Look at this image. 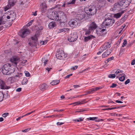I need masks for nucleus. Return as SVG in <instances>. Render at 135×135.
<instances>
[{"mask_svg": "<svg viewBox=\"0 0 135 135\" xmlns=\"http://www.w3.org/2000/svg\"><path fill=\"white\" fill-rule=\"evenodd\" d=\"M85 10L86 11L88 14L91 16H93L96 14L97 11L96 7L94 6H89L88 8H85Z\"/></svg>", "mask_w": 135, "mask_h": 135, "instance_id": "f257e3e1", "label": "nucleus"}, {"mask_svg": "<svg viewBox=\"0 0 135 135\" xmlns=\"http://www.w3.org/2000/svg\"><path fill=\"white\" fill-rule=\"evenodd\" d=\"M87 15L83 11H81L78 12L77 13L76 19L79 21H84L86 19V16Z\"/></svg>", "mask_w": 135, "mask_h": 135, "instance_id": "f03ea898", "label": "nucleus"}, {"mask_svg": "<svg viewBox=\"0 0 135 135\" xmlns=\"http://www.w3.org/2000/svg\"><path fill=\"white\" fill-rule=\"evenodd\" d=\"M129 2L127 0H119V6L121 9H124L129 5Z\"/></svg>", "mask_w": 135, "mask_h": 135, "instance_id": "7ed1b4c3", "label": "nucleus"}, {"mask_svg": "<svg viewBox=\"0 0 135 135\" xmlns=\"http://www.w3.org/2000/svg\"><path fill=\"white\" fill-rule=\"evenodd\" d=\"M49 18L51 19L56 21H59V18L58 16V14L55 11H50V15H49Z\"/></svg>", "mask_w": 135, "mask_h": 135, "instance_id": "20e7f679", "label": "nucleus"}, {"mask_svg": "<svg viewBox=\"0 0 135 135\" xmlns=\"http://www.w3.org/2000/svg\"><path fill=\"white\" fill-rule=\"evenodd\" d=\"M115 21L114 19H112L111 18L108 17L106 18L103 22V24L106 26L109 27L112 26L114 23Z\"/></svg>", "mask_w": 135, "mask_h": 135, "instance_id": "39448f33", "label": "nucleus"}, {"mask_svg": "<svg viewBox=\"0 0 135 135\" xmlns=\"http://www.w3.org/2000/svg\"><path fill=\"white\" fill-rule=\"evenodd\" d=\"M30 33V30L28 29H23L20 31L19 35L22 38H25Z\"/></svg>", "mask_w": 135, "mask_h": 135, "instance_id": "423d86ee", "label": "nucleus"}, {"mask_svg": "<svg viewBox=\"0 0 135 135\" xmlns=\"http://www.w3.org/2000/svg\"><path fill=\"white\" fill-rule=\"evenodd\" d=\"M79 21L76 19H71L68 22L69 25L72 27H75L79 26Z\"/></svg>", "mask_w": 135, "mask_h": 135, "instance_id": "0eeeda50", "label": "nucleus"}, {"mask_svg": "<svg viewBox=\"0 0 135 135\" xmlns=\"http://www.w3.org/2000/svg\"><path fill=\"white\" fill-rule=\"evenodd\" d=\"M29 40L30 41V42L29 43V45L31 47L36 45L38 43L37 38L36 35L32 37Z\"/></svg>", "mask_w": 135, "mask_h": 135, "instance_id": "6e6552de", "label": "nucleus"}, {"mask_svg": "<svg viewBox=\"0 0 135 135\" xmlns=\"http://www.w3.org/2000/svg\"><path fill=\"white\" fill-rule=\"evenodd\" d=\"M11 67L10 64L7 63L5 64L2 68V72L4 74L7 75L9 71V68Z\"/></svg>", "mask_w": 135, "mask_h": 135, "instance_id": "1a4fd4ad", "label": "nucleus"}, {"mask_svg": "<svg viewBox=\"0 0 135 135\" xmlns=\"http://www.w3.org/2000/svg\"><path fill=\"white\" fill-rule=\"evenodd\" d=\"M56 57L59 59H63L66 58L67 55L64 54V51L62 50L56 53Z\"/></svg>", "mask_w": 135, "mask_h": 135, "instance_id": "9d476101", "label": "nucleus"}, {"mask_svg": "<svg viewBox=\"0 0 135 135\" xmlns=\"http://www.w3.org/2000/svg\"><path fill=\"white\" fill-rule=\"evenodd\" d=\"M58 16L59 18V21L61 20L63 22L65 21L67 19V17L66 15L62 11H60L59 12Z\"/></svg>", "mask_w": 135, "mask_h": 135, "instance_id": "9b49d317", "label": "nucleus"}, {"mask_svg": "<svg viewBox=\"0 0 135 135\" xmlns=\"http://www.w3.org/2000/svg\"><path fill=\"white\" fill-rule=\"evenodd\" d=\"M78 38V36H77L76 33H74L73 34H71L70 36L68 38V40L71 42H74Z\"/></svg>", "mask_w": 135, "mask_h": 135, "instance_id": "f8f14e48", "label": "nucleus"}, {"mask_svg": "<svg viewBox=\"0 0 135 135\" xmlns=\"http://www.w3.org/2000/svg\"><path fill=\"white\" fill-rule=\"evenodd\" d=\"M16 2V0H8V4L5 8V11H6L11 7L13 6Z\"/></svg>", "mask_w": 135, "mask_h": 135, "instance_id": "ddd939ff", "label": "nucleus"}, {"mask_svg": "<svg viewBox=\"0 0 135 135\" xmlns=\"http://www.w3.org/2000/svg\"><path fill=\"white\" fill-rule=\"evenodd\" d=\"M20 57L17 56H13L11 60V61L12 62L13 65L14 66H17V63L19 61Z\"/></svg>", "mask_w": 135, "mask_h": 135, "instance_id": "4468645a", "label": "nucleus"}, {"mask_svg": "<svg viewBox=\"0 0 135 135\" xmlns=\"http://www.w3.org/2000/svg\"><path fill=\"white\" fill-rule=\"evenodd\" d=\"M0 88L1 89H7L10 87L7 86L4 81L0 79Z\"/></svg>", "mask_w": 135, "mask_h": 135, "instance_id": "2eb2a0df", "label": "nucleus"}, {"mask_svg": "<svg viewBox=\"0 0 135 135\" xmlns=\"http://www.w3.org/2000/svg\"><path fill=\"white\" fill-rule=\"evenodd\" d=\"M96 33L98 36L102 35L104 34H105L106 32V31L105 29H100L99 28L97 29L96 30Z\"/></svg>", "mask_w": 135, "mask_h": 135, "instance_id": "dca6fc26", "label": "nucleus"}, {"mask_svg": "<svg viewBox=\"0 0 135 135\" xmlns=\"http://www.w3.org/2000/svg\"><path fill=\"white\" fill-rule=\"evenodd\" d=\"M16 17V13L13 11L11 12L9 15L7 16V17L8 19H11L10 20L12 21L14 20Z\"/></svg>", "mask_w": 135, "mask_h": 135, "instance_id": "f3484780", "label": "nucleus"}, {"mask_svg": "<svg viewBox=\"0 0 135 135\" xmlns=\"http://www.w3.org/2000/svg\"><path fill=\"white\" fill-rule=\"evenodd\" d=\"M112 51V49L111 48L107 50L102 54V57L103 58L107 57L110 54Z\"/></svg>", "mask_w": 135, "mask_h": 135, "instance_id": "a211bd4d", "label": "nucleus"}, {"mask_svg": "<svg viewBox=\"0 0 135 135\" xmlns=\"http://www.w3.org/2000/svg\"><path fill=\"white\" fill-rule=\"evenodd\" d=\"M97 27L96 24L94 22H92L90 24L89 29L90 30H93L95 29Z\"/></svg>", "mask_w": 135, "mask_h": 135, "instance_id": "6ab92c4d", "label": "nucleus"}, {"mask_svg": "<svg viewBox=\"0 0 135 135\" xmlns=\"http://www.w3.org/2000/svg\"><path fill=\"white\" fill-rule=\"evenodd\" d=\"M111 46V43L110 42H108L105 43L100 49H102L103 48V50L104 51L108 48H109Z\"/></svg>", "mask_w": 135, "mask_h": 135, "instance_id": "aec40b11", "label": "nucleus"}, {"mask_svg": "<svg viewBox=\"0 0 135 135\" xmlns=\"http://www.w3.org/2000/svg\"><path fill=\"white\" fill-rule=\"evenodd\" d=\"M48 86L45 84H42L39 86L40 89L42 91L45 90L48 88Z\"/></svg>", "mask_w": 135, "mask_h": 135, "instance_id": "412c9836", "label": "nucleus"}, {"mask_svg": "<svg viewBox=\"0 0 135 135\" xmlns=\"http://www.w3.org/2000/svg\"><path fill=\"white\" fill-rule=\"evenodd\" d=\"M41 11L42 12H45L46 11L47 7L45 4L42 3L40 5Z\"/></svg>", "mask_w": 135, "mask_h": 135, "instance_id": "4be33fe9", "label": "nucleus"}, {"mask_svg": "<svg viewBox=\"0 0 135 135\" xmlns=\"http://www.w3.org/2000/svg\"><path fill=\"white\" fill-rule=\"evenodd\" d=\"M75 1L76 0H72L71 1H70L68 2L66 4L65 3H64L61 6L66 8L68 7V5L73 4H74Z\"/></svg>", "mask_w": 135, "mask_h": 135, "instance_id": "5701e85b", "label": "nucleus"}, {"mask_svg": "<svg viewBox=\"0 0 135 135\" xmlns=\"http://www.w3.org/2000/svg\"><path fill=\"white\" fill-rule=\"evenodd\" d=\"M95 38V37L93 35H90L88 36L85 37L84 38V41L87 42L88 41Z\"/></svg>", "mask_w": 135, "mask_h": 135, "instance_id": "b1692460", "label": "nucleus"}, {"mask_svg": "<svg viewBox=\"0 0 135 135\" xmlns=\"http://www.w3.org/2000/svg\"><path fill=\"white\" fill-rule=\"evenodd\" d=\"M69 30L68 28H64L62 29H58L57 31L58 33H60L62 32H65L68 31Z\"/></svg>", "mask_w": 135, "mask_h": 135, "instance_id": "393cba45", "label": "nucleus"}, {"mask_svg": "<svg viewBox=\"0 0 135 135\" xmlns=\"http://www.w3.org/2000/svg\"><path fill=\"white\" fill-rule=\"evenodd\" d=\"M86 102L85 99H84L83 100L81 101H79L78 102H76L72 103V104H75V105H79L82 104H83L86 103Z\"/></svg>", "mask_w": 135, "mask_h": 135, "instance_id": "a878e982", "label": "nucleus"}, {"mask_svg": "<svg viewBox=\"0 0 135 135\" xmlns=\"http://www.w3.org/2000/svg\"><path fill=\"white\" fill-rule=\"evenodd\" d=\"M56 26L55 22L52 21L50 22L48 25V27L50 29Z\"/></svg>", "mask_w": 135, "mask_h": 135, "instance_id": "bb28decb", "label": "nucleus"}, {"mask_svg": "<svg viewBox=\"0 0 135 135\" xmlns=\"http://www.w3.org/2000/svg\"><path fill=\"white\" fill-rule=\"evenodd\" d=\"M118 70H117V71L115 72V74H110L108 75V77L109 78L113 79L116 76V75H117L118 74ZM117 78H118V76H116Z\"/></svg>", "mask_w": 135, "mask_h": 135, "instance_id": "cd10ccee", "label": "nucleus"}, {"mask_svg": "<svg viewBox=\"0 0 135 135\" xmlns=\"http://www.w3.org/2000/svg\"><path fill=\"white\" fill-rule=\"evenodd\" d=\"M125 75L123 74L119 75V79L120 81H124L125 79Z\"/></svg>", "mask_w": 135, "mask_h": 135, "instance_id": "c85d7f7f", "label": "nucleus"}, {"mask_svg": "<svg viewBox=\"0 0 135 135\" xmlns=\"http://www.w3.org/2000/svg\"><path fill=\"white\" fill-rule=\"evenodd\" d=\"M118 2L115 3L114 5L113 8V11L115 12L118 10Z\"/></svg>", "mask_w": 135, "mask_h": 135, "instance_id": "c756f323", "label": "nucleus"}, {"mask_svg": "<svg viewBox=\"0 0 135 135\" xmlns=\"http://www.w3.org/2000/svg\"><path fill=\"white\" fill-rule=\"evenodd\" d=\"M7 24L8 23L6 22L5 23H2V20L0 18V25H3L2 26L3 27L6 28L7 27H8Z\"/></svg>", "mask_w": 135, "mask_h": 135, "instance_id": "7c9ffc66", "label": "nucleus"}, {"mask_svg": "<svg viewBox=\"0 0 135 135\" xmlns=\"http://www.w3.org/2000/svg\"><path fill=\"white\" fill-rule=\"evenodd\" d=\"M60 81L59 80H54L50 83V84L52 85H56L59 83Z\"/></svg>", "mask_w": 135, "mask_h": 135, "instance_id": "2f4dec72", "label": "nucleus"}, {"mask_svg": "<svg viewBox=\"0 0 135 135\" xmlns=\"http://www.w3.org/2000/svg\"><path fill=\"white\" fill-rule=\"evenodd\" d=\"M15 70V69L14 68H11V67L10 68L9 71L8 72L7 75H10L12 73H13L14 72Z\"/></svg>", "mask_w": 135, "mask_h": 135, "instance_id": "473e14b6", "label": "nucleus"}, {"mask_svg": "<svg viewBox=\"0 0 135 135\" xmlns=\"http://www.w3.org/2000/svg\"><path fill=\"white\" fill-rule=\"evenodd\" d=\"M27 80L26 78H24L22 82V85H24L26 84L27 82Z\"/></svg>", "mask_w": 135, "mask_h": 135, "instance_id": "72a5a7b5", "label": "nucleus"}, {"mask_svg": "<svg viewBox=\"0 0 135 135\" xmlns=\"http://www.w3.org/2000/svg\"><path fill=\"white\" fill-rule=\"evenodd\" d=\"M125 10H122L121 11H119V18L121 16V15L123 14L124 12V11Z\"/></svg>", "mask_w": 135, "mask_h": 135, "instance_id": "f704fd0d", "label": "nucleus"}, {"mask_svg": "<svg viewBox=\"0 0 135 135\" xmlns=\"http://www.w3.org/2000/svg\"><path fill=\"white\" fill-rule=\"evenodd\" d=\"M84 118H80L78 119H76L74 120V121H77L78 122H80L83 121V120Z\"/></svg>", "mask_w": 135, "mask_h": 135, "instance_id": "c9c22d12", "label": "nucleus"}, {"mask_svg": "<svg viewBox=\"0 0 135 135\" xmlns=\"http://www.w3.org/2000/svg\"><path fill=\"white\" fill-rule=\"evenodd\" d=\"M114 57H110V58L107 59L106 61H105V63H107L110 60H113L114 59Z\"/></svg>", "mask_w": 135, "mask_h": 135, "instance_id": "e433bc0d", "label": "nucleus"}, {"mask_svg": "<svg viewBox=\"0 0 135 135\" xmlns=\"http://www.w3.org/2000/svg\"><path fill=\"white\" fill-rule=\"evenodd\" d=\"M44 66H46V64H47V62L48 61V60H45L44 59H42V61H44Z\"/></svg>", "mask_w": 135, "mask_h": 135, "instance_id": "4c0bfd02", "label": "nucleus"}, {"mask_svg": "<svg viewBox=\"0 0 135 135\" xmlns=\"http://www.w3.org/2000/svg\"><path fill=\"white\" fill-rule=\"evenodd\" d=\"M91 31L92 30H90L88 29V30L86 31L85 33V35L88 36V35H89Z\"/></svg>", "mask_w": 135, "mask_h": 135, "instance_id": "58836bf2", "label": "nucleus"}, {"mask_svg": "<svg viewBox=\"0 0 135 135\" xmlns=\"http://www.w3.org/2000/svg\"><path fill=\"white\" fill-rule=\"evenodd\" d=\"M33 21V20H32L30 21L29 22H28L26 25V26L27 27H29L31 25L32 23V22Z\"/></svg>", "mask_w": 135, "mask_h": 135, "instance_id": "ea45409f", "label": "nucleus"}, {"mask_svg": "<svg viewBox=\"0 0 135 135\" xmlns=\"http://www.w3.org/2000/svg\"><path fill=\"white\" fill-rule=\"evenodd\" d=\"M97 118L96 117H89L87 119L89 120H94L95 119H97Z\"/></svg>", "mask_w": 135, "mask_h": 135, "instance_id": "a19ab883", "label": "nucleus"}, {"mask_svg": "<svg viewBox=\"0 0 135 135\" xmlns=\"http://www.w3.org/2000/svg\"><path fill=\"white\" fill-rule=\"evenodd\" d=\"M78 67V66L77 65L75 66H72L71 67L70 69L71 70H76Z\"/></svg>", "mask_w": 135, "mask_h": 135, "instance_id": "79ce46f5", "label": "nucleus"}, {"mask_svg": "<svg viewBox=\"0 0 135 135\" xmlns=\"http://www.w3.org/2000/svg\"><path fill=\"white\" fill-rule=\"evenodd\" d=\"M9 115V113H6L3 114L2 115V116L4 117H6Z\"/></svg>", "mask_w": 135, "mask_h": 135, "instance_id": "37998d69", "label": "nucleus"}, {"mask_svg": "<svg viewBox=\"0 0 135 135\" xmlns=\"http://www.w3.org/2000/svg\"><path fill=\"white\" fill-rule=\"evenodd\" d=\"M117 86V84H115L114 83H113L112 84V85L110 86V88H114L116 86Z\"/></svg>", "mask_w": 135, "mask_h": 135, "instance_id": "c03bdc74", "label": "nucleus"}, {"mask_svg": "<svg viewBox=\"0 0 135 135\" xmlns=\"http://www.w3.org/2000/svg\"><path fill=\"white\" fill-rule=\"evenodd\" d=\"M25 73L26 76L27 77L30 76V75L28 72L26 71Z\"/></svg>", "mask_w": 135, "mask_h": 135, "instance_id": "a18cd8bd", "label": "nucleus"}, {"mask_svg": "<svg viewBox=\"0 0 135 135\" xmlns=\"http://www.w3.org/2000/svg\"><path fill=\"white\" fill-rule=\"evenodd\" d=\"M127 41L126 40H124V41L123 43V45H122V46L123 47H124V46H126V45L127 44Z\"/></svg>", "mask_w": 135, "mask_h": 135, "instance_id": "49530a36", "label": "nucleus"}, {"mask_svg": "<svg viewBox=\"0 0 135 135\" xmlns=\"http://www.w3.org/2000/svg\"><path fill=\"white\" fill-rule=\"evenodd\" d=\"M47 43V41H41V44L42 45H45Z\"/></svg>", "mask_w": 135, "mask_h": 135, "instance_id": "de8ad7c7", "label": "nucleus"}, {"mask_svg": "<svg viewBox=\"0 0 135 135\" xmlns=\"http://www.w3.org/2000/svg\"><path fill=\"white\" fill-rule=\"evenodd\" d=\"M135 64V59H134L132 61L131 64L134 65Z\"/></svg>", "mask_w": 135, "mask_h": 135, "instance_id": "09e8293b", "label": "nucleus"}, {"mask_svg": "<svg viewBox=\"0 0 135 135\" xmlns=\"http://www.w3.org/2000/svg\"><path fill=\"white\" fill-rule=\"evenodd\" d=\"M130 82V80L129 79H127V80H126L125 83V84L126 85L128 83H129Z\"/></svg>", "mask_w": 135, "mask_h": 135, "instance_id": "8fccbe9b", "label": "nucleus"}, {"mask_svg": "<svg viewBox=\"0 0 135 135\" xmlns=\"http://www.w3.org/2000/svg\"><path fill=\"white\" fill-rule=\"evenodd\" d=\"M22 88H18L16 90V91L18 92H20L21 91Z\"/></svg>", "mask_w": 135, "mask_h": 135, "instance_id": "3c124183", "label": "nucleus"}, {"mask_svg": "<svg viewBox=\"0 0 135 135\" xmlns=\"http://www.w3.org/2000/svg\"><path fill=\"white\" fill-rule=\"evenodd\" d=\"M72 75V74H71L67 75L65 77V79H67L69 78Z\"/></svg>", "mask_w": 135, "mask_h": 135, "instance_id": "603ef678", "label": "nucleus"}, {"mask_svg": "<svg viewBox=\"0 0 135 135\" xmlns=\"http://www.w3.org/2000/svg\"><path fill=\"white\" fill-rule=\"evenodd\" d=\"M114 17L117 19L118 18V13L115 14L114 16Z\"/></svg>", "mask_w": 135, "mask_h": 135, "instance_id": "864d4df0", "label": "nucleus"}, {"mask_svg": "<svg viewBox=\"0 0 135 135\" xmlns=\"http://www.w3.org/2000/svg\"><path fill=\"white\" fill-rule=\"evenodd\" d=\"M0 97L3 98H4V95L3 93L0 92Z\"/></svg>", "mask_w": 135, "mask_h": 135, "instance_id": "5fc2aeb1", "label": "nucleus"}, {"mask_svg": "<svg viewBox=\"0 0 135 135\" xmlns=\"http://www.w3.org/2000/svg\"><path fill=\"white\" fill-rule=\"evenodd\" d=\"M64 124V123L58 122L57 123V124L58 126L62 125Z\"/></svg>", "mask_w": 135, "mask_h": 135, "instance_id": "6e6d98bb", "label": "nucleus"}, {"mask_svg": "<svg viewBox=\"0 0 135 135\" xmlns=\"http://www.w3.org/2000/svg\"><path fill=\"white\" fill-rule=\"evenodd\" d=\"M90 90L91 93H92L94 92L95 91L94 88L91 89Z\"/></svg>", "mask_w": 135, "mask_h": 135, "instance_id": "4d7b16f0", "label": "nucleus"}, {"mask_svg": "<svg viewBox=\"0 0 135 135\" xmlns=\"http://www.w3.org/2000/svg\"><path fill=\"white\" fill-rule=\"evenodd\" d=\"M101 88L100 87H97L95 88L94 89H95V91H96L97 90H98L99 89H101Z\"/></svg>", "mask_w": 135, "mask_h": 135, "instance_id": "13d9d810", "label": "nucleus"}, {"mask_svg": "<svg viewBox=\"0 0 135 135\" xmlns=\"http://www.w3.org/2000/svg\"><path fill=\"white\" fill-rule=\"evenodd\" d=\"M114 108H108L104 109H103V110H112V109H114Z\"/></svg>", "mask_w": 135, "mask_h": 135, "instance_id": "bf43d9fd", "label": "nucleus"}, {"mask_svg": "<svg viewBox=\"0 0 135 135\" xmlns=\"http://www.w3.org/2000/svg\"><path fill=\"white\" fill-rule=\"evenodd\" d=\"M30 130V128H28L26 129H25V130H23L22 132H28V131Z\"/></svg>", "mask_w": 135, "mask_h": 135, "instance_id": "052dcab7", "label": "nucleus"}, {"mask_svg": "<svg viewBox=\"0 0 135 135\" xmlns=\"http://www.w3.org/2000/svg\"><path fill=\"white\" fill-rule=\"evenodd\" d=\"M39 30H42L43 29V27L42 26H40L38 27Z\"/></svg>", "mask_w": 135, "mask_h": 135, "instance_id": "680f3d73", "label": "nucleus"}, {"mask_svg": "<svg viewBox=\"0 0 135 135\" xmlns=\"http://www.w3.org/2000/svg\"><path fill=\"white\" fill-rule=\"evenodd\" d=\"M59 116V115H52L50 116V117H57V116Z\"/></svg>", "mask_w": 135, "mask_h": 135, "instance_id": "e2e57ef3", "label": "nucleus"}, {"mask_svg": "<svg viewBox=\"0 0 135 135\" xmlns=\"http://www.w3.org/2000/svg\"><path fill=\"white\" fill-rule=\"evenodd\" d=\"M23 117H24V116H23V115L22 116H20V117H19L18 118H17L16 119V120H17L18 121V120H20V119L21 118H22Z\"/></svg>", "mask_w": 135, "mask_h": 135, "instance_id": "0e129e2a", "label": "nucleus"}, {"mask_svg": "<svg viewBox=\"0 0 135 135\" xmlns=\"http://www.w3.org/2000/svg\"><path fill=\"white\" fill-rule=\"evenodd\" d=\"M37 11H36L34 12H32V13H33V14H32V15L34 16H36L37 15Z\"/></svg>", "mask_w": 135, "mask_h": 135, "instance_id": "69168bd1", "label": "nucleus"}, {"mask_svg": "<svg viewBox=\"0 0 135 135\" xmlns=\"http://www.w3.org/2000/svg\"><path fill=\"white\" fill-rule=\"evenodd\" d=\"M73 86L75 88H77L80 87V86L78 85H74Z\"/></svg>", "mask_w": 135, "mask_h": 135, "instance_id": "338daca9", "label": "nucleus"}, {"mask_svg": "<svg viewBox=\"0 0 135 135\" xmlns=\"http://www.w3.org/2000/svg\"><path fill=\"white\" fill-rule=\"evenodd\" d=\"M52 68H47L46 69V70H47L48 72H49V71Z\"/></svg>", "mask_w": 135, "mask_h": 135, "instance_id": "774afa93", "label": "nucleus"}]
</instances>
